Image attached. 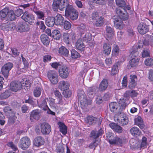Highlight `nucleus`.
<instances>
[{
    "label": "nucleus",
    "mask_w": 153,
    "mask_h": 153,
    "mask_svg": "<svg viewBox=\"0 0 153 153\" xmlns=\"http://www.w3.org/2000/svg\"><path fill=\"white\" fill-rule=\"evenodd\" d=\"M97 88L95 87H90L88 88V96L90 97L89 99H87L86 97L84 95L83 92H82V95L78 94V100L80 101L81 105L82 106H85L91 104L92 103L91 98L94 97L95 95Z\"/></svg>",
    "instance_id": "obj_1"
},
{
    "label": "nucleus",
    "mask_w": 153,
    "mask_h": 153,
    "mask_svg": "<svg viewBox=\"0 0 153 153\" xmlns=\"http://www.w3.org/2000/svg\"><path fill=\"white\" fill-rule=\"evenodd\" d=\"M130 103L128 99L123 98L120 99L119 103L112 102L109 104V106L111 111L120 112Z\"/></svg>",
    "instance_id": "obj_2"
},
{
    "label": "nucleus",
    "mask_w": 153,
    "mask_h": 153,
    "mask_svg": "<svg viewBox=\"0 0 153 153\" xmlns=\"http://www.w3.org/2000/svg\"><path fill=\"white\" fill-rule=\"evenodd\" d=\"M69 5L68 0H54L52 4L53 10L57 11L58 9L62 10Z\"/></svg>",
    "instance_id": "obj_3"
},
{
    "label": "nucleus",
    "mask_w": 153,
    "mask_h": 153,
    "mask_svg": "<svg viewBox=\"0 0 153 153\" xmlns=\"http://www.w3.org/2000/svg\"><path fill=\"white\" fill-rule=\"evenodd\" d=\"M65 14L67 17L69 16L70 19L72 20L76 19L78 16V12L71 5L67 6L65 10Z\"/></svg>",
    "instance_id": "obj_4"
},
{
    "label": "nucleus",
    "mask_w": 153,
    "mask_h": 153,
    "mask_svg": "<svg viewBox=\"0 0 153 153\" xmlns=\"http://www.w3.org/2000/svg\"><path fill=\"white\" fill-rule=\"evenodd\" d=\"M138 48L135 49L134 47L131 51L130 54L131 59L129 61V64L132 67H134L137 65L139 59L137 56L138 55Z\"/></svg>",
    "instance_id": "obj_5"
},
{
    "label": "nucleus",
    "mask_w": 153,
    "mask_h": 153,
    "mask_svg": "<svg viewBox=\"0 0 153 153\" xmlns=\"http://www.w3.org/2000/svg\"><path fill=\"white\" fill-rule=\"evenodd\" d=\"M31 140L27 137L22 138L19 143V146L21 149L25 150L27 149L31 145Z\"/></svg>",
    "instance_id": "obj_6"
},
{
    "label": "nucleus",
    "mask_w": 153,
    "mask_h": 153,
    "mask_svg": "<svg viewBox=\"0 0 153 153\" xmlns=\"http://www.w3.org/2000/svg\"><path fill=\"white\" fill-rule=\"evenodd\" d=\"M131 9L130 6L127 5L126 6L125 5V9H123V10L124 11L123 12L120 8H117L116 9V12L117 14L123 20H125L128 19V15L127 13L126 12V10H129Z\"/></svg>",
    "instance_id": "obj_7"
},
{
    "label": "nucleus",
    "mask_w": 153,
    "mask_h": 153,
    "mask_svg": "<svg viewBox=\"0 0 153 153\" xmlns=\"http://www.w3.org/2000/svg\"><path fill=\"white\" fill-rule=\"evenodd\" d=\"M13 67V64L9 62L5 64L2 67L1 72L5 77H8L9 72Z\"/></svg>",
    "instance_id": "obj_8"
},
{
    "label": "nucleus",
    "mask_w": 153,
    "mask_h": 153,
    "mask_svg": "<svg viewBox=\"0 0 153 153\" xmlns=\"http://www.w3.org/2000/svg\"><path fill=\"white\" fill-rule=\"evenodd\" d=\"M59 72L61 77L63 79H65L68 76L70 70L66 66L62 65L59 68Z\"/></svg>",
    "instance_id": "obj_9"
},
{
    "label": "nucleus",
    "mask_w": 153,
    "mask_h": 153,
    "mask_svg": "<svg viewBox=\"0 0 153 153\" xmlns=\"http://www.w3.org/2000/svg\"><path fill=\"white\" fill-rule=\"evenodd\" d=\"M48 76L52 84H55L57 83L58 82V75L55 71H49L48 73Z\"/></svg>",
    "instance_id": "obj_10"
},
{
    "label": "nucleus",
    "mask_w": 153,
    "mask_h": 153,
    "mask_svg": "<svg viewBox=\"0 0 153 153\" xmlns=\"http://www.w3.org/2000/svg\"><path fill=\"white\" fill-rule=\"evenodd\" d=\"M39 107L44 110H48L47 113L48 114H50L53 115H55V113L54 112L52 111L48 108L47 105V102L45 100H43L42 102H38Z\"/></svg>",
    "instance_id": "obj_11"
},
{
    "label": "nucleus",
    "mask_w": 153,
    "mask_h": 153,
    "mask_svg": "<svg viewBox=\"0 0 153 153\" xmlns=\"http://www.w3.org/2000/svg\"><path fill=\"white\" fill-rule=\"evenodd\" d=\"M22 18L25 21L28 22L30 24L33 23L35 20L34 16L27 11H25L23 15L22 16Z\"/></svg>",
    "instance_id": "obj_12"
},
{
    "label": "nucleus",
    "mask_w": 153,
    "mask_h": 153,
    "mask_svg": "<svg viewBox=\"0 0 153 153\" xmlns=\"http://www.w3.org/2000/svg\"><path fill=\"white\" fill-rule=\"evenodd\" d=\"M22 82H20L18 81H13L11 82L10 88L13 91L16 92L20 90L22 85Z\"/></svg>",
    "instance_id": "obj_13"
},
{
    "label": "nucleus",
    "mask_w": 153,
    "mask_h": 153,
    "mask_svg": "<svg viewBox=\"0 0 153 153\" xmlns=\"http://www.w3.org/2000/svg\"><path fill=\"white\" fill-rule=\"evenodd\" d=\"M138 93L137 91L135 90H132L131 91H126L124 94V98L125 99H128L129 101L130 97H131L132 99L136 97Z\"/></svg>",
    "instance_id": "obj_14"
},
{
    "label": "nucleus",
    "mask_w": 153,
    "mask_h": 153,
    "mask_svg": "<svg viewBox=\"0 0 153 153\" xmlns=\"http://www.w3.org/2000/svg\"><path fill=\"white\" fill-rule=\"evenodd\" d=\"M41 130L42 133L43 134H48L51 132V127L48 123H44L41 125Z\"/></svg>",
    "instance_id": "obj_15"
},
{
    "label": "nucleus",
    "mask_w": 153,
    "mask_h": 153,
    "mask_svg": "<svg viewBox=\"0 0 153 153\" xmlns=\"http://www.w3.org/2000/svg\"><path fill=\"white\" fill-rule=\"evenodd\" d=\"M149 30L148 26L144 23H140L138 26V31L140 34H145Z\"/></svg>",
    "instance_id": "obj_16"
},
{
    "label": "nucleus",
    "mask_w": 153,
    "mask_h": 153,
    "mask_svg": "<svg viewBox=\"0 0 153 153\" xmlns=\"http://www.w3.org/2000/svg\"><path fill=\"white\" fill-rule=\"evenodd\" d=\"M63 36V41L67 44H69L71 41L74 39L75 38L74 33H64Z\"/></svg>",
    "instance_id": "obj_17"
},
{
    "label": "nucleus",
    "mask_w": 153,
    "mask_h": 153,
    "mask_svg": "<svg viewBox=\"0 0 153 153\" xmlns=\"http://www.w3.org/2000/svg\"><path fill=\"white\" fill-rule=\"evenodd\" d=\"M44 139L41 136L36 137L33 140V144L36 146L39 147L44 144Z\"/></svg>",
    "instance_id": "obj_18"
},
{
    "label": "nucleus",
    "mask_w": 153,
    "mask_h": 153,
    "mask_svg": "<svg viewBox=\"0 0 153 153\" xmlns=\"http://www.w3.org/2000/svg\"><path fill=\"white\" fill-rule=\"evenodd\" d=\"M40 116V113L38 110H33L30 115V119L31 121H33L34 119L38 120L39 119Z\"/></svg>",
    "instance_id": "obj_19"
},
{
    "label": "nucleus",
    "mask_w": 153,
    "mask_h": 153,
    "mask_svg": "<svg viewBox=\"0 0 153 153\" xmlns=\"http://www.w3.org/2000/svg\"><path fill=\"white\" fill-rule=\"evenodd\" d=\"M121 19L123 20L119 16V17H117L114 19V26L117 28L121 29L123 28V25Z\"/></svg>",
    "instance_id": "obj_20"
},
{
    "label": "nucleus",
    "mask_w": 153,
    "mask_h": 153,
    "mask_svg": "<svg viewBox=\"0 0 153 153\" xmlns=\"http://www.w3.org/2000/svg\"><path fill=\"white\" fill-rule=\"evenodd\" d=\"M109 126L112 129L117 133H121L123 131L122 127L114 123H110Z\"/></svg>",
    "instance_id": "obj_21"
},
{
    "label": "nucleus",
    "mask_w": 153,
    "mask_h": 153,
    "mask_svg": "<svg viewBox=\"0 0 153 153\" xmlns=\"http://www.w3.org/2000/svg\"><path fill=\"white\" fill-rule=\"evenodd\" d=\"M111 51V47L108 43H104L103 45L102 53L105 55H109Z\"/></svg>",
    "instance_id": "obj_22"
},
{
    "label": "nucleus",
    "mask_w": 153,
    "mask_h": 153,
    "mask_svg": "<svg viewBox=\"0 0 153 153\" xmlns=\"http://www.w3.org/2000/svg\"><path fill=\"white\" fill-rule=\"evenodd\" d=\"M54 18L56 25H63L64 19L61 14H57Z\"/></svg>",
    "instance_id": "obj_23"
},
{
    "label": "nucleus",
    "mask_w": 153,
    "mask_h": 153,
    "mask_svg": "<svg viewBox=\"0 0 153 153\" xmlns=\"http://www.w3.org/2000/svg\"><path fill=\"white\" fill-rule=\"evenodd\" d=\"M69 86V83L67 81H62L59 83V88L63 91L68 89Z\"/></svg>",
    "instance_id": "obj_24"
},
{
    "label": "nucleus",
    "mask_w": 153,
    "mask_h": 153,
    "mask_svg": "<svg viewBox=\"0 0 153 153\" xmlns=\"http://www.w3.org/2000/svg\"><path fill=\"white\" fill-rule=\"evenodd\" d=\"M75 46L77 49L81 51H83L85 49V45L80 39H79L77 41Z\"/></svg>",
    "instance_id": "obj_25"
},
{
    "label": "nucleus",
    "mask_w": 153,
    "mask_h": 153,
    "mask_svg": "<svg viewBox=\"0 0 153 153\" xmlns=\"http://www.w3.org/2000/svg\"><path fill=\"white\" fill-rule=\"evenodd\" d=\"M135 123L136 125H137L142 129L144 127V125L143 124V121L141 117L138 116L134 120Z\"/></svg>",
    "instance_id": "obj_26"
},
{
    "label": "nucleus",
    "mask_w": 153,
    "mask_h": 153,
    "mask_svg": "<svg viewBox=\"0 0 153 153\" xmlns=\"http://www.w3.org/2000/svg\"><path fill=\"white\" fill-rule=\"evenodd\" d=\"M81 38L83 41H85L88 42L91 39V34L89 33H82V32L81 34Z\"/></svg>",
    "instance_id": "obj_27"
},
{
    "label": "nucleus",
    "mask_w": 153,
    "mask_h": 153,
    "mask_svg": "<svg viewBox=\"0 0 153 153\" xmlns=\"http://www.w3.org/2000/svg\"><path fill=\"white\" fill-rule=\"evenodd\" d=\"M58 53L60 55L67 56L68 55L69 51L65 47L62 46L59 48Z\"/></svg>",
    "instance_id": "obj_28"
},
{
    "label": "nucleus",
    "mask_w": 153,
    "mask_h": 153,
    "mask_svg": "<svg viewBox=\"0 0 153 153\" xmlns=\"http://www.w3.org/2000/svg\"><path fill=\"white\" fill-rule=\"evenodd\" d=\"M121 119H117L118 122L123 125H126L128 123V117L123 114H121Z\"/></svg>",
    "instance_id": "obj_29"
},
{
    "label": "nucleus",
    "mask_w": 153,
    "mask_h": 153,
    "mask_svg": "<svg viewBox=\"0 0 153 153\" xmlns=\"http://www.w3.org/2000/svg\"><path fill=\"white\" fill-rule=\"evenodd\" d=\"M3 26L4 27V29L6 31H8L13 30L15 28L16 25L13 22L7 23L5 24Z\"/></svg>",
    "instance_id": "obj_30"
},
{
    "label": "nucleus",
    "mask_w": 153,
    "mask_h": 153,
    "mask_svg": "<svg viewBox=\"0 0 153 153\" xmlns=\"http://www.w3.org/2000/svg\"><path fill=\"white\" fill-rule=\"evenodd\" d=\"M48 102L49 103L50 106L53 108H58L60 106L56 105V104L55 103V100L50 97L47 98L46 99Z\"/></svg>",
    "instance_id": "obj_31"
},
{
    "label": "nucleus",
    "mask_w": 153,
    "mask_h": 153,
    "mask_svg": "<svg viewBox=\"0 0 153 153\" xmlns=\"http://www.w3.org/2000/svg\"><path fill=\"white\" fill-rule=\"evenodd\" d=\"M55 23V18L53 17H48L45 21L46 24L49 27H52Z\"/></svg>",
    "instance_id": "obj_32"
},
{
    "label": "nucleus",
    "mask_w": 153,
    "mask_h": 153,
    "mask_svg": "<svg viewBox=\"0 0 153 153\" xmlns=\"http://www.w3.org/2000/svg\"><path fill=\"white\" fill-rule=\"evenodd\" d=\"M130 132L131 134L134 136L140 135L141 133L139 129L136 127H134L130 130Z\"/></svg>",
    "instance_id": "obj_33"
},
{
    "label": "nucleus",
    "mask_w": 153,
    "mask_h": 153,
    "mask_svg": "<svg viewBox=\"0 0 153 153\" xmlns=\"http://www.w3.org/2000/svg\"><path fill=\"white\" fill-rule=\"evenodd\" d=\"M60 132L63 134L65 135L67 132V127L64 124L61 122L58 123Z\"/></svg>",
    "instance_id": "obj_34"
},
{
    "label": "nucleus",
    "mask_w": 153,
    "mask_h": 153,
    "mask_svg": "<svg viewBox=\"0 0 153 153\" xmlns=\"http://www.w3.org/2000/svg\"><path fill=\"white\" fill-rule=\"evenodd\" d=\"M41 40L42 42L44 45L47 46L50 42V40L47 36L45 34H42L40 36Z\"/></svg>",
    "instance_id": "obj_35"
},
{
    "label": "nucleus",
    "mask_w": 153,
    "mask_h": 153,
    "mask_svg": "<svg viewBox=\"0 0 153 153\" xmlns=\"http://www.w3.org/2000/svg\"><path fill=\"white\" fill-rule=\"evenodd\" d=\"M106 35L108 38H110L114 35L113 29L110 26H106Z\"/></svg>",
    "instance_id": "obj_36"
},
{
    "label": "nucleus",
    "mask_w": 153,
    "mask_h": 153,
    "mask_svg": "<svg viewBox=\"0 0 153 153\" xmlns=\"http://www.w3.org/2000/svg\"><path fill=\"white\" fill-rule=\"evenodd\" d=\"M17 28L18 31L20 32L26 31L29 30L28 26L26 24H20Z\"/></svg>",
    "instance_id": "obj_37"
},
{
    "label": "nucleus",
    "mask_w": 153,
    "mask_h": 153,
    "mask_svg": "<svg viewBox=\"0 0 153 153\" xmlns=\"http://www.w3.org/2000/svg\"><path fill=\"white\" fill-rule=\"evenodd\" d=\"M95 22L94 21V24L97 27H100L104 23V20L102 17H100L98 19L95 20Z\"/></svg>",
    "instance_id": "obj_38"
},
{
    "label": "nucleus",
    "mask_w": 153,
    "mask_h": 153,
    "mask_svg": "<svg viewBox=\"0 0 153 153\" xmlns=\"http://www.w3.org/2000/svg\"><path fill=\"white\" fill-rule=\"evenodd\" d=\"M112 133L111 132H108L106 134V136L107 138L108 137L111 138L108 140V141L111 144L114 145L116 144V137L112 138L113 137L112 136Z\"/></svg>",
    "instance_id": "obj_39"
},
{
    "label": "nucleus",
    "mask_w": 153,
    "mask_h": 153,
    "mask_svg": "<svg viewBox=\"0 0 153 153\" xmlns=\"http://www.w3.org/2000/svg\"><path fill=\"white\" fill-rule=\"evenodd\" d=\"M97 118L92 116H89L85 120L86 122L89 125H91L94 123Z\"/></svg>",
    "instance_id": "obj_40"
},
{
    "label": "nucleus",
    "mask_w": 153,
    "mask_h": 153,
    "mask_svg": "<svg viewBox=\"0 0 153 153\" xmlns=\"http://www.w3.org/2000/svg\"><path fill=\"white\" fill-rule=\"evenodd\" d=\"M42 88L41 87L39 86L36 88L33 91V94L36 97H39L40 95Z\"/></svg>",
    "instance_id": "obj_41"
},
{
    "label": "nucleus",
    "mask_w": 153,
    "mask_h": 153,
    "mask_svg": "<svg viewBox=\"0 0 153 153\" xmlns=\"http://www.w3.org/2000/svg\"><path fill=\"white\" fill-rule=\"evenodd\" d=\"M108 86V82L106 79H103L100 84L99 89L101 91L105 90Z\"/></svg>",
    "instance_id": "obj_42"
},
{
    "label": "nucleus",
    "mask_w": 153,
    "mask_h": 153,
    "mask_svg": "<svg viewBox=\"0 0 153 153\" xmlns=\"http://www.w3.org/2000/svg\"><path fill=\"white\" fill-rule=\"evenodd\" d=\"M51 36L53 38L56 40H59L60 37V34L59 31L57 30H54L52 32Z\"/></svg>",
    "instance_id": "obj_43"
},
{
    "label": "nucleus",
    "mask_w": 153,
    "mask_h": 153,
    "mask_svg": "<svg viewBox=\"0 0 153 153\" xmlns=\"http://www.w3.org/2000/svg\"><path fill=\"white\" fill-rule=\"evenodd\" d=\"M15 15L13 11L9 10L7 19L9 21H12L15 19Z\"/></svg>",
    "instance_id": "obj_44"
},
{
    "label": "nucleus",
    "mask_w": 153,
    "mask_h": 153,
    "mask_svg": "<svg viewBox=\"0 0 153 153\" xmlns=\"http://www.w3.org/2000/svg\"><path fill=\"white\" fill-rule=\"evenodd\" d=\"M9 12V9L8 8H5L3 9L0 12V16L1 18H6V19Z\"/></svg>",
    "instance_id": "obj_45"
},
{
    "label": "nucleus",
    "mask_w": 153,
    "mask_h": 153,
    "mask_svg": "<svg viewBox=\"0 0 153 153\" xmlns=\"http://www.w3.org/2000/svg\"><path fill=\"white\" fill-rule=\"evenodd\" d=\"M11 95V91L10 90H6L2 93L0 95L1 99H5Z\"/></svg>",
    "instance_id": "obj_46"
},
{
    "label": "nucleus",
    "mask_w": 153,
    "mask_h": 153,
    "mask_svg": "<svg viewBox=\"0 0 153 153\" xmlns=\"http://www.w3.org/2000/svg\"><path fill=\"white\" fill-rule=\"evenodd\" d=\"M147 144V138L145 137H143L142 138L141 143L138 145V148L140 147V148H145Z\"/></svg>",
    "instance_id": "obj_47"
},
{
    "label": "nucleus",
    "mask_w": 153,
    "mask_h": 153,
    "mask_svg": "<svg viewBox=\"0 0 153 153\" xmlns=\"http://www.w3.org/2000/svg\"><path fill=\"white\" fill-rule=\"evenodd\" d=\"M116 4L122 8L125 9L126 3L123 0H116Z\"/></svg>",
    "instance_id": "obj_48"
},
{
    "label": "nucleus",
    "mask_w": 153,
    "mask_h": 153,
    "mask_svg": "<svg viewBox=\"0 0 153 153\" xmlns=\"http://www.w3.org/2000/svg\"><path fill=\"white\" fill-rule=\"evenodd\" d=\"M153 37L150 36V38L148 40L146 39H145L143 41V43L144 45H150L152 47H153V40L152 38Z\"/></svg>",
    "instance_id": "obj_49"
},
{
    "label": "nucleus",
    "mask_w": 153,
    "mask_h": 153,
    "mask_svg": "<svg viewBox=\"0 0 153 153\" xmlns=\"http://www.w3.org/2000/svg\"><path fill=\"white\" fill-rule=\"evenodd\" d=\"M71 53V57L73 59H77L80 56L79 53L74 49L72 50Z\"/></svg>",
    "instance_id": "obj_50"
},
{
    "label": "nucleus",
    "mask_w": 153,
    "mask_h": 153,
    "mask_svg": "<svg viewBox=\"0 0 153 153\" xmlns=\"http://www.w3.org/2000/svg\"><path fill=\"white\" fill-rule=\"evenodd\" d=\"M56 151L57 153H64V151L62 143H60L57 144L56 146Z\"/></svg>",
    "instance_id": "obj_51"
},
{
    "label": "nucleus",
    "mask_w": 153,
    "mask_h": 153,
    "mask_svg": "<svg viewBox=\"0 0 153 153\" xmlns=\"http://www.w3.org/2000/svg\"><path fill=\"white\" fill-rule=\"evenodd\" d=\"M34 12L36 15L38 19L44 20L45 14L44 12L40 11H35Z\"/></svg>",
    "instance_id": "obj_52"
},
{
    "label": "nucleus",
    "mask_w": 153,
    "mask_h": 153,
    "mask_svg": "<svg viewBox=\"0 0 153 153\" xmlns=\"http://www.w3.org/2000/svg\"><path fill=\"white\" fill-rule=\"evenodd\" d=\"M22 87H24L25 90H28L30 86V83L28 80H26L25 81H23Z\"/></svg>",
    "instance_id": "obj_53"
},
{
    "label": "nucleus",
    "mask_w": 153,
    "mask_h": 153,
    "mask_svg": "<svg viewBox=\"0 0 153 153\" xmlns=\"http://www.w3.org/2000/svg\"><path fill=\"white\" fill-rule=\"evenodd\" d=\"M118 71L119 70L118 66L116 65H114L112 67L111 74L112 75H114L118 73Z\"/></svg>",
    "instance_id": "obj_54"
},
{
    "label": "nucleus",
    "mask_w": 153,
    "mask_h": 153,
    "mask_svg": "<svg viewBox=\"0 0 153 153\" xmlns=\"http://www.w3.org/2000/svg\"><path fill=\"white\" fill-rule=\"evenodd\" d=\"M145 65L147 66H151L153 65V59L152 58H148L146 59L144 61Z\"/></svg>",
    "instance_id": "obj_55"
},
{
    "label": "nucleus",
    "mask_w": 153,
    "mask_h": 153,
    "mask_svg": "<svg viewBox=\"0 0 153 153\" xmlns=\"http://www.w3.org/2000/svg\"><path fill=\"white\" fill-rule=\"evenodd\" d=\"M9 115V117L8 122L9 123L12 124L14 123L15 120L16 119V117L14 115L13 113H11V114Z\"/></svg>",
    "instance_id": "obj_56"
},
{
    "label": "nucleus",
    "mask_w": 153,
    "mask_h": 153,
    "mask_svg": "<svg viewBox=\"0 0 153 153\" xmlns=\"http://www.w3.org/2000/svg\"><path fill=\"white\" fill-rule=\"evenodd\" d=\"M122 88H124L127 87V78L126 76H124L122 82Z\"/></svg>",
    "instance_id": "obj_57"
},
{
    "label": "nucleus",
    "mask_w": 153,
    "mask_h": 153,
    "mask_svg": "<svg viewBox=\"0 0 153 153\" xmlns=\"http://www.w3.org/2000/svg\"><path fill=\"white\" fill-rule=\"evenodd\" d=\"M99 13L97 11H94L91 14V18L93 21L96 20L99 17Z\"/></svg>",
    "instance_id": "obj_58"
},
{
    "label": "nucleus",
    "mask_w": 153,
    "mask_h": 153,
    "mask_svg": "<svg viewBox=\"0 0 153 153\" xmlns=\"http://www.w3.org/2000/svg\"><path fill=\"white\" fill-rule=\"evenodd\" d=\"M36 25L39 26L40 28L43 30H44L45 28V26L44 25V22L42 21H39L36 22Z\"/></svg>",
    "instance_id": "obj_59"
},
{
    "label": "nucleus",
    "mask_w": 153,
    "mask_h": 153,
    "mask_svg": "<svg viewBox=\"0 0 153 153\" xmlns=\"http://www.w3.org/2000/svg\"><path fill=\"white\" fill-rule=\"evenodd\" d=\"M7 145L8 146L10 147L14 151H18L17 147L12 142H10L7 143Z\"/></svg>",
    "instance_id": "obj_60"
},
{
    "label": "nucleus",
    "mask_w": 153,
    "mask_h": 153,
    "mask_svg": "<svg viewBox=\"0 0 153 153\" xmlns=\"http://www.w3.org/2000/svg\"><path fill=\"white\" fill-rule=\"evenodd\" d=\"M119 48L117 46H114L112 49V55L116 56H117L119 53Z\"/></svg>",
    "instance_id": "obj_61"
},
{
    "label": "nucleus",
    "mask_w": 153,
    "mask_h": 153,
    "mask_svg": "<svg viewBox=\"0 0 153 153\" xmlns=\"http://www.w3.org/2000/svg\"><path fill=\"white\" fill-rule=\"evenodd\" d=\"M71 24L70 23L67 21H65L64 24V27L66 30H68L71 27Z\"/></svg>",
    "instance_id": "obj_62"
},
{
    "label": "nucleus",
    "mask_w": 153,
    "mask_h": 153,
    "mask_svg": "<svg viewBox=\"0 0 153 153\" xmlns=\"http://www.w3.org/2000/svg\"><path fill=\"white\" fill-rule=\"evenodd\" d=\"M63 94L66 98L70 97L71 94V92L70 91L65 90L63 91Z\"/></svg>",
    "instance_id": "obj_63"
},
{
    "label": "nucleus",
    "mask_w": 153,
    "mask_h": 153,
    "mask_svg": "<svg viewBox=\"0 0 153 153\" xmlns=\"http://www.w3.org/2000/svg\"><path fill=\"white\" fill-rule=\"evenodd\" d=\"M142 56L143 57H145L149 55V50H143L142 53Z\"/></svg>",
    "instance_id": "obj_64"
}]
</instances>
